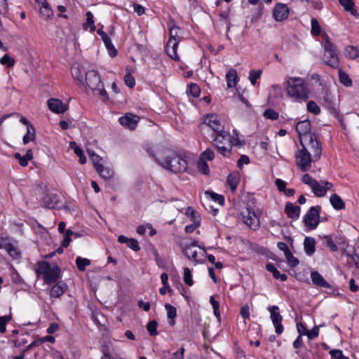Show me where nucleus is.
<instances>
[{
	"instance_id": "obj_36",
	"label": "nucleus",
	"mask_w": 359,
	"mask_h": 359,
	"mask_svg": "<svg viewBox=\"0 0 359 359\" xmlns=\"http://www.w3.org/2000/svg\"><path fill=\"white\" fill-rule=\"evenodd\" d=\"M187 93L188 95L196 98L200 95L201 88L196 83H191L187 87Z\"/></svg>"
},
{
	"instance_id": "obj_55",
	"label": "nucleus",
	"mask_w": 359,
	"mask_h": 359,
	"mask_svg": "<svg viewBox=\"0 0 359 359\" xmlns=\"http://www.w3.org/2000/svg\"><path fill=\"white\" fill-rule=\"evenodd\" d=\"M178 30L179 27H172L170 29V39L169 40H173V41H176L177 43H179L180 41V37L178 35Z\"/></svg>"
},
{
	"instance_id": "obj_53",
	"label": "nucleus",
	"mask_w": 359,
	"mask_h": 359,
	"mask_svg": "<svg viewBox=\"0 0 359 359\" xmlns=\"http://www.w3.org/2000/svg\"><path fill=\"white\" fill-rule=\"evenodd\" d=\"M10 256H11L14 259H18L20 257V253L18 249L15 247L13 244L8 245V249L6 250Z\"/></svg>"
},
{
	"instance_id": "obj_25",
	"label": "nucleus",
	"mask_w": 359,
	"mask_h": 359,
	"mask_svg": "<svg viewBox=\"0 0 359 359\" xmlns=\"http://www.w3.org/2000/svg\"><path fill=\"white\" fill-rule=\"evenodd\" d=\"M315 244L316 241L314 238L311 237H306L304 241V248L306 255L311 256L315 252Z\"/></svg>"
},
{
	"instance_id": "obj_30",
	"label": "nucleus",
	"mask_w": 359,
	"mask_h": 359,
	"mask_svg": "<svg viewBox=\"0 0 359 359\" xmlns=\"http://www.w3.org/2000/svg\"><path fill=\"white\" fill-rule=\"evenodd\" d=\"M95 170L104 180H109L114 175V170L109 167H105L103 164L101 165V167H98Z\"/></svg>"
},
{
	"instance_id": "obj_62",
	"label": "nucleus",
	"mask_w": 359,
	"mask_h": 359,
	"mask_svg": "<svg viewBox=\"0 0 359 359\" xmlns=\"http://www.w3.org/2000/svg\"><path fill=\"white\" fill-rule=\"evenodd\" d=\"M104 45H105L107 49L108 50L109 55L111 57H115L117 55V51L115 49L114 45L112 44L111 40L109 41V43H104Z\"/></svg>"
},
{
	"instance_id": "obj_7",
	"label": "nucleus",
	"mask_w": 359,
	"mask_h": 359,
	"mask_svg": "<svg viewBox=\"0 0 359 359\" xmlns=\"http://www.w3.org/2000/svg\"><path fill=\"white\" fill-rule=\"evenodd\" d=\"M210 130L217 133V134L224 131V126L221 123L220 118L217 114H210L204 117L201 130L205 132Z\"/></svg>"
},
{
	"instance_id": "obj_34",
	"label": "nucleus",
	"mask_w": 359,
	"mask_h": 359,
	"mask_svg": "<svg viewBox=\"0 0 359 359\" xmlns=\"http://www.w3.org/2000/svg\"><path fill=\"white\" fill-rule=\"evenodd\" d=\"M71 148L74 150V153L79 157V162L81 164H84L86 163V158L83 154V151L81 148L78 147L74 142H72L70 143Z\"/></svg>"
},
{
	"instance_id": "obj_41",
	"label": "nucleus",
	"mask_w": 359,
	"mask_h": 359,
	"mask_svg": "<svg viewBox=\"0 0 359 359\" xmlns=\"http://www.w3.org/2000/svg\"><path fill=\"white\" fill-rule=\"evenodd\" d=\"M182 252L184 255L189 259H192L196 262H197L196 257H197V252L196 250H194L191 246H185L182 249Z\"/></svg>"
},
{
	"instance_id": "obj_29",
	"label": "nucleus",
	"mask_w": 359,
	"mask_h": 359,
	"mask_svg": "<svg viewBox=\"0 0 359 359\" xmlns=\"http://www.w3.org/2000/svg\"><path fill=\"white\" fill-rule=\"evenodd\" d=\"M344 55L349 60H356L359 56L358 48L355 46H348L344 49Z\"/></svg>"
},
{
	"instance_id": "obj_54",
	"label": "nucleus",
	"mask_w": 359,
	"mask_h": 359,
	"mask_svg": "<svg viewBox=\"0 0 359 359\" xmlns=\"http://www.w3.org/2000/svg\"><path fill=\"white\" fill-rule=\"evenodd\" d=\"M263 116L266 118H269L271 120H276L278 118V113L275 111L273 109H267L264 111Z\"/></svg>"
},
{
	"instance_id": "obj_33",
	"label": "nucleus",
	"mask_w": 359,
	"mask_h": 359,
	"mask_svg": "<svg viewBox=\"0 0 359 359\" xmlns=\"http://www.w3.org/2000/svg\"><path fill=\"white\" fill-rule=\"evenodd\" d=\"M339 79L341 84L346 87H351L352 86V80L349 77L348 74H346L341 69H339Z\"/></svg>"
},
{
	"instance_id": "obj_47",
	"label": "nucleus",
	"mask_w": 359,
	"mask_h": 359,
	"mask_svg": "<svg viewBox=\"0 0 359 359\" xmlns=\"http://www.w3.org/2000/svg\"><path fill=\"white\" fill-rule=\"evenodd\" d=\"M285 256L287 263L289 264V265L291 267L294 268L299 264V262L298 259L297 257H295L294 256H293V255L290 252V250L287 251V252L286 254H285Z\"/></svg>"
},
{
	"instance_id": "obj_5",
	"label": "nucleus",
	"mask_w": 359,
	"mask_h": 359,
	"mask_svg": "<svg viewBox=\"0 0 359 359\" xmlns=\"http://www.w3.org/2000/svg\"><path fill=\"white\" fill-rule=\"evenodd\" d=\"M300 144L303 147L305 145L306 147L312 152L313 161H318L322 154V146L321 143L317 138L316 135H307L306 137H300Z\"/></svg>"
},
{
	"instance_id": "obj_14",
	"label": "nucleus",
	"mask_w": 359,
	"mask_h": 359,
	"mask_svg": "<svg viewBox=\"0 0 359 359\" xmlns=\"http://www.w3.org/2000/svg\"><path fill=\"white\" fill-rule=\"evenodd\" d=\"M289 8L287 5L278 4L273 8V16L276 21H283L288 18Z\"/></svg>"
},
{
	"instance_id": "obj_17",
	"label": "nucleus",
	"mask_w": 359,
	"mask_h": 359,
	"mask_svg": "<svg viewBox=\"0 0 359 359\" xmlns=\"http://www.w3.org/2000/svg\"><path fill=\"white\" fill-rule=\"evenodd\" d=\"M311 122L309 120L299 121L296 125V130L300 137H306L307 135H315L311 133Z\"/></svg>"
},
{
	"instance_id": "obj_26",
	"label": "nucleus",
	"mask_w": 359,
	"mask_h": 359,
	"mask_svg": "<svg viewBox=\"0 0 359 359\" xmlns=\"http://www.w3.org/2000/svg\"><path fill=\"white\" fill-rule=\"evenodd\" d=\"M330 201L331 205L335 210H339L345 208L344 202L341 198V197L336 194L331 195Z\"/></svg>"
},
{
	"instance_id": "obj_32",
	"label": "nucleus",
	"mask_w": 359,
	"mask_h": 359,
	"mask_svg": "<svg viewBox=\"0 0 359 359\" xmlns=\"http://www.w3.org/2000/svg\"><path fill=\"white\" fill-rule=\"evenodd\" d=\"M40 13L45 19H48L53 15V12L46 0H42V6H41Z\"/></svg>"
},
{
	"instance_id": "obj_56",
	"label": "nucleus",
	"mask_w": 359,
	"mask_h": 359,
	"mask_svg": "<svg viewBox=\"0 0 359 359\" xmlns=\"http://www.w3.org/2000/svg\"><path fill=\"white\" fill-rule=\"evenodd\" d=\"M262 71L258 70H251L249 74V79L252 85H255L257 82V79H259L261 76Z\"/></svg>"
},
{
	"instance_id": "obj_15",
	"label": "nucleus",
	"mask_w": 359,
	"mask_h": 359,
	"mask_svg": "<svg viewBox=\"0 0 359 359\" xmlns=\"http://www.w3.org/2000/svg\"><path fill=\"white\" fill-rule=\"evenodd\" d=\"M332 184L327 181H321L320 182H317L316 184L311 187V189L317 197H323L325 196L327 191L330 189Z\"/></svg>"
},
{
	"instance_id": "obj_51",
	"label": "nucleus",
	"mask_w": 359,
	"mask_h": 359,
	"mask_svg": "<svg viewBox=\"0 0 359 359\" xmlns=\"http://www.w3.org/2000/svg\"><path fill=\"white\" fill-rule=\"evenodd\" d=\"M215 157V153L214 151L210 149H207L205 151H204L200 156L199 159L202 161H212Z\"/></svg>"
},
{
	"instance_id": "obj_23",
	"label": "nucleus",
	"mask_w": 359,
	"mask_h": 359,
	"mask_svg": "<svg viewBox=\"0 0 359 359\" xmlns=\"http://www.w3.org/2000/svg\"><path fill=\"white\" fill-rule=\"evenodd\" d=\"M178 43L173 40H168L167 43V53L168 55L175 61H178L180 57L177 53Z\"/></svg>"
},
{
	"instance_id": "obj_20",
	"label": "nucleus",
	"mask_w": 359,
	"mask_h": 359,
	"mask_svg": "<svg viewBox=\"0 0 359 359\" xmlns=\"http://www.w3.org/2000/svg\"><path fill=\"white\" fill-rule=\"evenodd\" d=\"M58 202V196L55 194H47L43 196L42 203L48 208H55Z\"/></svg>"
},
{
	"instance_id": "obj_22",
	"label": "nucleus",
	"mask_w": 359,
	"mask_h": 359,
	"mask_svg": "<svg viewBox=\"0 0 359 359\" xmlns=\"http://www.w3.org/2000/svg\"><path fill=\"white\" fill-rule=\"evenodd\" d=\"M118 241L120 243H127L128 247L135 252L140 250V247L138 244V242L135 238H128L123 235H121L118 238Z\"/></svg>"
},
{
	"instance_id": "obj_16",
	"label": "nucleus",
	"mask_w": 359,
	"mask_h": 359,
	"mask_svg": "<svg viewBox=\"0 0 359 359\" xmlns=\"http://www.w3.org/2000/svg\"><path fill=\"white\" fill-rule=\"evenodd\" d=\"M50 290V297L54 298L60 297L67 290V285L62 280L57 281Z\"/></svg>"
},
{
	"instance_id": "obj_49",
	"label": "nucleus",
	"mask_w": 359,
	"mask_h": 359,
	"mask_svg": "<svg viewBox=\"0 0 359 359\" xmlns=\"http://www.w3.org/2000/svg\"><path fill=\"white\" fill-rule=\"evenodd\" d=\"M157 326L158 323L155 320H151L147 324V329L151 336H156L158 334Z\"/></svg>"
},
{
	"instance_id": "obj_31",
	"label": "nucleus",
	"mask_w": 359,
	"mask_h": 359,
	"mask_svg": "<svg viewBox=\"0 0 359 359\" xmlns=\"http://www.w3.org/2000/svg\"><path fill=\"white\" fill-rule=\"evenodd\" d=\"M226 79L227 81V86L229 88H231L236 86L237 79V72L236 69H231L226 74Z\"/></svg>"
},
{
	"instance_id": "obj_42",
	"label": "nucleus",
	"mask_w": 359,
	"mask_h": 359,
	"mask_svg": "<svg viewBox=\"0 0 359 359\" xmlns=\"http://www.w3.org/2000/svg\"><path fill=\"white\" fill-rule=\"evenodd\" d=\"M86 22L83 25V29H87L90 27V30L91 32H94L95 29V26L93 20V15L90 11H88L86 13Z\"/></svg>"
},
{
	"instance_id": "obj_58",
	"label": "nucleus",
	"mask_w": 359,
	"mask_h": 359,
	"mask_svg": "<svg viewBox=\"0 0 359 359\" xmlns=\"http://www.w3.org/2000/svg\"><path fill=\"white\" fill-rule=\"evenodd\" d=\"M302 182L308 184L311 188L313 187V185L316 184L317 180L312 178V177L309 174H305L302 177Z\"/></svg>"
},
{
	"instance_id": "obj_21",
	"label": "nucleus",
	"mask_w": 359,
	"mask_h": 359,
	"mask_svg": "<svg viewBox=\"0 0 359 359\" xmlns=\"http://www.w3.org/2000/svg\"><path fill=\"white\" fill-rule=\"evenodd\" d=\"M311 278L314 285L325 288L330 287V285L318 271L312 272L311 274Z\"/></svg>"
},
{
	"instance_id": "obj_59",
	"label": "nucleus",
	"mask_w": 359,
	"mask_h": 359,
	"mask_svg": "<svg viewBox=\"0 0 359 359\" xmlns=\"http://www.w3.org/2000/svg\"><path fill=\"white\" fill-rule=\"evenodd\" d=\"M332 359H348V358L344 356L341 350L332 349L330 351Z\"/></svg>"
},
{
	"instance_id": "obj_61",
	"label": "nucleus",
	"mask_w": 359,
	"mask_h": 359,
	"mask_svg": "<svg viewBox=\"0 0 359 359\" xmlns=\"http://www.w3.org/2000/svg\"><path fill=\"white\" fill-rule=\"evenodd\" d=\"M325 239L327 247L330 248V250L333 252L337 250L338 248L337 245L334 243L331 237L326 236H325Z\"/></svg>"
},
{
	"instance_id": "obj_1",
	"label": "nucleus",
	"mask_w": 359,
	"mask_h": 359,
	"mask_svg": "<svg viewBox=\"0 0 359 359\" xmlns=\"http://www.w3.org/2000/svg\"><path fill=\"white\" fill-rule=\"evenodd\" d=\"M156 160L162 167L175 173L184 172L187 168V161L169 149L163 150Z\"/></svg>"
},
{
	"instance_id": "obj_46",
	"label": "nucleus",
	"mask_w": 359,
	"mask_h": 359,
	"mask_svg": "<svg viewBox=\"0 0 359 359\" xmlns=\"http://www.w3.org/2000/svg\"><path fill=\"white\" fill-rule=\"evenodd\" d=\"M311 32L313 36H318L321 32V28L317 19L312 18L311 21Z\"/></svg>"
},
{
	"instance_id": "obj_19",
	"label": "nucleus",
	"mask_w": 359,
	"mask_h": 359,
	"mask_svg": "<svg viewBox=\"0 0 359 359\" xmlns=\"http://www.w3.org/2000/svg\"><path fill=\"white\" fill-rule=\"evenodd\" d=\"M301 208L292 203H287L285 208V212L292 219H297L300 215Z\"/></svg>"
},
{
	"instance_id": "obj_12",
	"label": "nucleus",
	"mask_w": 359,
	"mask_h": 359,
	"mask_svg": "<svg viewBox=\"0 0 359 359\" xmlns=\"http://www.w3.org/2000/svg\"><path fill=\"white\" fill-rule=\"evenodd\" d=\"M243 222L252 230L256 231L259 228L260 223L259 217L252 209L247 208L242 213Z\"/></svg>"
},
{
	"instance_id": "obj_2",
	"label": "nucleus",
	"mask_w": 359,
	"mask_h": 359,
	"mask_svg": "<svg viewBox=\"0 0 359 359\" xmlns=\"http://www.w3.org/2000/svg\"><path fill=\"white\" fill-rule=\"evenodd\" d=\"M286 91L289 97L299 101L307 100L310 94L307 83L300 77H289Z\"/></svg>"
},
{
	"instance_id": "obj_40",
	"label": "nucleus",
	"mask_w": 359,
	"mask_h": 359,
	"mask_svg": "<svg viewBox=\"0 0 359 359\" xmlns=\"http://www.w3.org/2000/svg\"><path fill=\"white\" fill-rule=\"evenodd\" d=\"M76 264L79 271H84L86 267L90 264V261L88 259L78 257L76 259Z\"/></svg>"
},
{
	"instance_id": "obj_28",
	"label": "nucleus",
	"mask_w": 359,
	"mask_h": 359,
	"mask_svg": "<svg viewBox=\"0 0 359 359\" xmlns=\"http://www.w3.org/2000/svg\"><path fill=\"white\" fill-rule=\"evenodd\" d=\"M266 269L268 271L273 273V276L276 279H280L282 281H285L287 279V276L285 273H280L278 270L274 266L273 264L269 263L266 266Z\"/></svg>"
},
{
	"instance_id": "obj_60",
	"label": "nucleus",
	"mask_w": 359,
	"mask_h": 359,
	"mask_svg": "<svg viewBox=\"0 0 359 359\" xmlns=\"http://www.w3.org/2000/svg\"><path fill=\"white\" fill-rule=\"evenodd\" d=\"M124 81L126 85L130 88H133L135 85V80L130 74H128L125 76Z\"/></svg>"
},
{
	"instance_id": "obj_3",
	"label": "nucleus",
	"mask_w": 359,
	"mask_h": 359,
	"mask_svg": "<svg viewBox=\"0 0 359 359\" xmlns=\"http://www.w3.org/2000/svg\"><path fill=\"white\" fill-rule=\"evenodd\" d=\"M36 266L37 278H41L46 284L56 283L61 278V270L56 264L52 266L48 262L41 261Z\"/></svg>"
},
{
	"instance_id": "obj_10",
	"label": "nucleus",
	"mask_w": 359,
	"mask_h": 359,
	"mask_svg": "<svg viewBox=\"0 0 359 359\" xmlns=\"http://www.w3.org/2000/svg\"><path fill=\"white\" fill-rule=\"evenodd\" d=\"M320 210L321 207L320 205L313 206L310 208L307 213L304 215L303 219L304 223L309 229L313 230L318 226L320 222Z\"/></svg>"
},
{
	"instance_id": "obj_24",
	"label": "nucleus",
	"mask_w": 359,
	"mask_h": 359,
	"mask_svg": "<svg viewBox=\"0 0 359 359\" xmlns=\"http://www.w3.org/2000/svg\"><path fill=\"white\" fill-rule=\"evenodd\" d=\"M339 2L346 11L351 13L352 15L356 18L359 17L358 11L354 8L353 0H339Z\"/></svg>"
},
{
	"instance_id": "obj_38",
	"label": "nucleus",
	"mask_w": 359,
	"mask_h": 359,
	"mask_svg": "<svg viewBox=\"0 0 359 359\" xmlns=\"http://www.w3.org/2000/svg\"><path fill=\"white\" fill-rule=\"evenodd\" d=\"M35 137V128L33 126H29V128H27V133L23 137V143L27 144L28 142L33 141Z\"/></svg>"
},
{
	"instance_id": "obj_6",
	"label": "nucleus",
	"mask_w": 359,
	"mask_h": 359,
	"mask_svg": "<svg viewBox=\"0 0 359 359\" xmlns=\"http://www.w3.org/2000/svg\"><path fill=\"white\" fill-rule=\"evenodd\" d=\"M313 161V156L305 145L298 150L295 154V162L297 168L302 172L309 171L311 168V162Z\"/></svg>"
},
{
	"instance_id": "obj_37",
	"label": "nucleus",
	"mask_w": 359,
	"mask_h": 359,
	"mask_svg": "<svg viewBox=\"0 0 359 359\" xmlns=\"http://www.w3.org/2000/svg\"><path fill=\"white\" fill-rule=\"evenodd\" d=\"M186 215L190 217V219L196 224L201 223L200 215L198 213L194 210L191 207H188L186 210Z\"/></svg>"
},
{
	"instance_id": "obj_9",
	"label": "nucleus",
	"mask_w": 359,
	"mask_h": 359,
	"mask_svg": "<svg viewBox=\"0 0 359 359\" xmlns=\"http://www.w3.org/2000/svg\"><path fill=\"white\" fill-rule=\"evenodd\" d=\"M324 49L325 53L328 54L325 63L332 68H338L339 57L337 53V47L331 42L327 34L325 35Z\"/></svg>"
},
{
	"instance_id": "obj_11",
	"label": "nucleus",
	"mask_w": 359,
	"mask_h": 359,
	"mask_svg": "<svg viewBox=\"0 0 359 359\" xmlns=\"http://www.w3.org/2000/svg\"><path fill=\"white\" fill-rule=\"evenodd\" d=\"M268 311L270 313V318L275 327L276 333L280 334L283 333L284 328L282 325L283 317L280 313L279 307L277 306H272L268 307Z\"/></svg>"
},
{
	"instance_id": "obj_8",
	"label": "nucleus",
	"mask_w": 359,
	"mask_h": 359,
	"mask_svg": "<svg viewBox=\"0 0 359 359\" xmlns=\"http://www.w3.org/2000/svg\"><path fill=\"white\" fill-rule=\"evenodd\" d=\"M213 141L218 151L224 156H226L231 152L232 149L231 140L230 135L225 131L217 134Z\"/></svg>"
},
{
	"instance_id": "obj_48",
	"label": "nucleus",
	"mask_w": 359,
	"mask_h": 359,
	"mask_svg": "<svg viewBox=\"0 0 359 359\" xmlns=\"http://www.w3.org/2000/svg\"><path fill=\"white\" fill-rule=\"evenodd\" d=\"M197 168L198 170L203 175H208L210 172L209 166L205 161L199 159L197 163Z\"/></svg>"
},
{
	"instance_id": "obj_27",
	"label": "nucleus",
	"mask_w": 359,
	"mask_h": 359,
	"mask_svg": "<svg viewBox=\"0 0 359 359\" xmlns=\"http://www.w3.org/2000/svg\"><path fill=\"white\" fill-rule=\"evenodd\" d=\"M226 181L231 191L234 192L240 182L239 174L238 172L230 173L227 177Z\"/></svg>"
},
{
	"instance_id": "obj_13",
	"label": "nucleus",
	"mask_w": 359,
	"mask_h": 359,
	"mask_svg": "<svg viewBox=\"0 0 359 359\" xmlns=\"http://www.w3.org/2000/svg\"><path fill=\"white\" fill-rule=\"evenodd\" d=\"M47 104L49 109L55 114H63L68 109V105L59 99L50 98Z\"/></svg>"
},
{
	"instance_id": "obj_35",
	"label": "nucleus",
	"mask_w": 359,
	"mask_h": 359,
	"mask_svg": "<svg viewBox=\"0 0 359 359\" xmlns=\"http://www.w3.org/2000/svg\"><path fill=\"white\" fill-rule=\"evenodd\" d=\"M165 309L167 311V316H168V318L171 320L169 323L170 325H173L175 324L174 319L177 316V310H176L175 307H174L173 306L170 305V304H165Z\"/></svg>"
},
{
	"instance_id": "obj_18",
	"label": "nucleus",
	"mask_w": 359,
	"mask_h": 359,
	"mask_svg": "<svg viewBox=\"0 0 359 359\" xmlns=\"http://www.w3.org/2000/svg\"><path fill=\"white\" fill-rule=\"evenodd\" d=\"M136 118V116L131 114H127L125 116L120 117L118 121L121 125L126 126L130 130H133L136 127L137 123Z\"/></svg>"
},
{
	"instance_id": "obj_64",
	"label": "nucleus",
	"mask_w": 359,
	"mask_h": 359,
	"mask_svg": "<svg viewBox=\"0 0 359 359\" xmlns=\"http://www.w3.org/2000/svg\"><path fill=\"white\" fill-rule=\"evenodd\" d=\"M240 313L241 316L244 319H247L250 318V306L248 305H245L241 309Z\"/></svg>"
},
{
	"instance_id": "obj_43",
	"label": "nucleus",
	"mask_w": 359,
	"mask_h": 359,
	"mask_svg": "<svg viewBox=\"0 0 359 359\" xmlns=\"http://www.w3.org/2000/svg\"><path fill=\"white\" fill-rule=\"evenodd\" d=\"M88 153L89 154L90 158L92 161L93 165L95 168H97L98 167H101V165L102 163L101 161H102V158H100L97 154H96L94 151H88Z\"/></svg>"
},
{
	"instance_id": "obj_45",
	"label": "nucleus",
	"mask_w": 359,
	"mask_h": 359,
	"mask_svg": "<svg viewBox=\"0 0 359 359\" xmlns=\"http://www.w3.org/2000/svg\"><path fill=\"white\" fill-rule=\"evenodd\" d=\"M205 194L207 196H210V198L218 203L220 205H224V198L222 195H219L215 192L210 191H205Z\"/></svg>"
},
{
	"instance_id": "obj_57",
	"label": "nucleus",
	"mask_w": 359,
	"mask_h": 359,
	"mask_svg": "<svg viewBox=\"0 0 359 359\" xmlns=\"http://www.w3.org/2000/svg\"><path fill=\"white\" fill-rule=\"evenodd\" d=\"M11 320V316H4L0 317V332L4 333L6 332V325L8 322Z\"/></svg>"
},
{
	"instance_id": "obj_50",
	"label": "nucleus",
	"mask_w": 359,
	"mask_h": 359,
	"mask_svg": "<svg viewBox=\"0 0 359 359\" xmlns=\"http://www.w3.org/2000/svg\"><path fill=\"white\" fill-rule=\"evenodd\" d=\"M0 63L11 68L15 65V60L8 54H6L0 59Z\"/></svg>"
},
{
	"instance_id": "obj_4",
	"label": "nucleus",
	"mask_w": 359,
	"mask_h": 359,
	"mask_svg": "<svg viewBox=\"0 0 359 359\" xmlns=\"http://www.w3.org/2000/svg\"><path fill=\"white\" fill-rule=\"evenodd\" d=\"M86 86L95 93L100 95L102 100H108V95L104 88V83L99 73L90 70L86 73Z\"/></svg>"
},
{
	"instance_id": "obj_52",
	"label": "nucleus",
	"mask_w": 359,
	"mask_h": 359,
	"mask_svg": "<svg viewBox=\"0 0 359 359\" xmlns=\"http://www.w3.org/2000/svg\"><path fill=\"white\" fill-rule=\"evenodd\" d=\"M184 281L189 286H191L194 283L191 272L189 268L184 269Z\"/></svg>"
},
{
	"instance_id": "obj_63",
	"label": "nucleus",
	"mask_w": 359,
	"mask_h": 359,
	"mask_svg": "<svg viewBox=\"0 0 359 359\" xmlns=\"http://www.w3.org/2000/svg\"><path fill=\"white\" fill-rule=\"evenodd\" d=\"M319 334V329L317 326L313 327L312 330H309L307 332V337L309 339H313L317 337Z\"/></svg>"
},
{
	"instance_id": "obj_39",
	"label": "nucleus",
	"mask_w": 359,
	"mask_h": 359,
	"mask_svg": "<svg viewBox=\"0 0 359 359\" xmlns=\"http://www.w3.org/2000/svg\"><path fill=\"white\" fill-rule=\"evenodd\" d=\"M323 106L334 116H338V109L335 104H333L327 97H324Z\"/></svg>"
},
{
	"instance_id": "obj_44",
	"label": "nucleus",
	"mask_w": 359,
	"mask_h": 359,
	"mask_svg": "<svg viewBox=\"0 0 359 359\" xmlns=\"http://www.w3.org/2000/svg\"><path fill=\"white\" fill-rule=\"evenodd\" d=\"M307 111L315 115H318L320 113V107L314 101H309L306 104Z\"/></svg>"
}]
</instances>
